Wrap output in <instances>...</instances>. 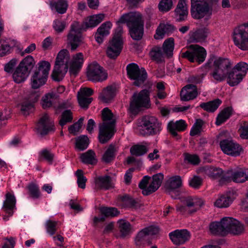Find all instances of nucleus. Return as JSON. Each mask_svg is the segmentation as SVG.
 <instances>
[{
  "instance_id": "obj_18",
  "label": "nucleus",
  "mask_w": 248,
  "mask_h": 248,
  "mask_svg": "<svg viewBox=\"0 0 248 248\" xmlns=\"http://www.w3.org/2000/svg\"><path fill=\"white\" fill-rule=\"evenodd\" d=\"M158 232L157 227L150 226L141 230L137 235L135 238V244L140 247H144L149 243L150 235L156 234Z\"/></svg>"
},
{
  "instance_id": "obj_56",
  "label": "nucleus",
  "mask_w": 248,
  "mask_h": 248,
  "mask_svg": "<svg viewBox=\"0 0 248 248\" xmlns=\"http://www.w3.org/2000/svg\"><path fill=\"white\" fill-rule=\"evenodd\" d=\"M68 54V51L66 49L61 50L58 54L56 59L55 64H68L66 57Z\"/></svg>"
},
{
  "instance_id": "obj_39",
  "label": "nucleus",
  "mask_w": 248,
  "mask_h": 248,
  "mask_svg": "<svg viewBox=\"0 0 248 248\" xmlns=\"http://www.w3.org/2000/svg\"><path fill=\"white\" fill-rule=\"evenodd\" d=\"M208 33L209 32L207 29H200L192 33L190 39L194 42H202L206 39Z\"/></svg>"
},
{
  "instance_id": "obj_45",
  "label": "nucleus",
  "mask_w": 248,
  "mask_h": 248,
  "mask_svg": "<svg viewBox=\"0 0 248 248\" xmlns=\"http://www.w3.org/2000/svg\"><path fill=\"white\" fill-rule=\"evenodd\" d=\"M143 25L135 26L129 27L131 37L135 40H139L141 39L143 34Z\"/></svg>"
},
{
  "instance_id": "obj_2",
  "label": "nucleus",
  "mask_w": 248,
  "mask_h": 248,
  "mask_svg": "<svg viewBox=\"0 0 248 248\" xmlns=\"http://www.w3.org/2000/svg\"><path fill=\"white\" fill-rule=\"evenodd\" d=\"M211 232L217 235L225 236L230 233L239 235L244 231L243 225L232 217H225L220 222H214L210 225Z\"/></svg>"
},
{
  "instance_id": "obj_25",
  "label": "nucleus",
  "mask_w": 248,
  "mask_h": 248,
  "mask_svg": "<svg viewBox=\"0 0 248 248\" xmlns=\"http://www.w3.org/2000/svg\"><path fill=\"white\" fill-rule=\"evenodd\" d=\"M198 95L197 89L195 85L188 84L183 88L181 91V99L184 101L193 100Z\"/></svg>"
},
{
  "instance_id": "obj_5",
  "label": "nucleus",
  "mask_w": 248,
  "mask_h": 248,
  "mask_svg": "<svg viewBox=\"0 0 248 248\" xmlns=\"http://www.w3.org/2000/svg\"><path fill=\"white\" fill-rule=\"evenodd\" d=\"M37 65L31 78V86L33 89H38L46 83L50 69V64L46 61L39 62Z\"/></svg>"
},
{
  "instance_id": "obj_17",
  "label": "nucleus",
  "mask_w": 248,
  "mask_h": 248,
  "mask_svg": "<svg viewBox=\"0 0 248 248\" xmlns=\"http://www.w3.org/2000/svg\"><path fill=\"white\" fill-rule=\"evenodd\" d=\"M117 22L126 23L128 28L144 24L142 15L136 11L130 12L123 15Z\"/></svg>"
},
{
  "instance_id": "obj_63",
  "label": "nucleus",
  "mask_w": 248,
  "mask_h": 248,
  "mask_svg": "<svg viewBox=\"0 0 248 248\" xmlns=\"http://www.w3.org/2000/svg\"><path fill=\"white\" fill-rule=\"evenodd\" d=\"M202 184V179L201 177L197 176H194L189 180V185L194 188H199Z\"/></svg>"
},
{
  "instance_id": "obj_62",
  "label": "nucleus",
  "mask_w": 248,
  "mask_h": 248,
  "mask_svg": "<svg viewBox=\"0 0 248 248\" xmlns=\"http://www.w3.org/2000/svg\"><path fill=\"white\" fill-rule=\"evenodd\" d=\"M53 27L56 32H62L65 28V23L64 21L56 19L53 21Z\"/></svg>"
},
{
  "instance_id": "obj_60",
  "label": "nucleus",
  "mask_w": 248,
  "mask_h": 248,
  "mask_svg": "<svg viewBox=\"0 0 248 248\" xmlns=\"http://www.w3.org/2000/svg\"><path fill=\"white\" fill-rule=\"evenodd\" d=\"M28 189L31 196L34 199H38L40 197L41 194L38 186L34 184H31L28 186Z\"/></svg>"
},
{
  "instance_id": "obj_61",
  "label": "nucleus",
  "mask_w": 248,
  "mask_h": 248,
  "mask_svg": "<svg viewBox=\"0 0 248 248\" xmlns=\"http://www.w3.org/2000/svg\"><path fill=\"white\" fill-rule=\"evenodd\" d=\"M78 99L80 106L82 108H87L93 100L92 98H89L81 95H78Z\"/></svg>"
},
{
  "instance_id": "obj_50",
  "label": "nucleus",
  "mask_w": 248,
  "mask_h": 248,
  "mask_svg": "<svg viewBox=\"0 0 248 248\" xmlns=\"http://www.w3.org/2000/svg\"><path fill=\"white\" fill-rule=\"evenodd\" d=\"M238 74H241L244 78L248 71V64L244 62H241L237 63L232 68Z\"/></svg>"
},
{
  "instance_id": "obj_32",
  "label": "nucleus",
  "mask_w": 248,
  "mask_h": 248,
  "mask_svg": "<svg viewBox=\"0 0 248 248\" xmlns=\"http://www.w3.org/2000/svg\"><path fill=\"white\" fill-rule=\"evenodd\" d=\"M29 73L30 72L27 69L18 65L13 73V79L15 82L20 83L25 81L29 76Z\"/></svg>"
},
{
  "instance_id": "obj_26",
  "label": "nucleus",
  "mask_w": 248,
  "mask_h": 248,
  "mask_svg": "<svg viewBox=\"0 0 248 248\" xmlns=\"http://www.w3.org/2000/svg\"><path fill=\"white\" fill-rule=\"evenodd\" d=\"M184 202L188 207V213L190 214L197 212L204 203L201 198L191 197L186 198Z\"/></svg>"
},
{
  "instance_id": "obj_15",
  "label": "nucleus",
  "mask_w": 248,
  "mask_h": 248,
  "mask_svg": "<svg viewBox=\"0 0 248 248\" xmlns=\"http://www.w3.org/2000/svg\"><path fill=\"white\" fill-rule=\"evenodd\" d=\"M55 130L54 124L47 114H44L40 119L37 126L36 130L38 134L41 136L46 135Z\"/></svg>"
},
{
  "instance_id": "obj_51",
  "label": "nucleus",
  "mask_w": 248,
  "mask_h": 248,
  "mask_svg": "<svg viewBox=\"0 0 248 248\" xmlns=\"http://www.w3.org/2000/svg\"><path fill=\"white\" fill-rule=\"evenodd\" d=\"M35 62L33 57L31 55H29L24 58L20 62L19 65L22 67H25L29 72H30Z\"/></svg>"
},
{
  "instance_id": "obj_8",
  "label": "nucleus",
  "mask_w": 248,
  "mask_h": 248,
  "mask_svg": "<svg viewBox=\"0 0 248 248\" xmlns=\"http://www.w3.org/2000/svg\"><path fill=\"white\" fill-rule=\"evenodd\" d=\"M123 32L122 27H118L115 31L112 40L109 42L107 50V54L111 59H115L121 52L123 43L122 37Z\"/></svg>"
},
{
  "instance_id": "obj_64",
  "label": "nucleus",
  "mask_w": 248,
  "mask_h": 248,
  "mask_svg": "<svg viewBox=\"0 0 248 248\" xmlns=\"http://www.w3.org/2000/svg\"><path fill=\"white\" fill-rule=\"evenodd\" d=\"M185 159L188 162L195 165H198L200 162L199 156L196 155L186 154L185 155Z\"/></svg>"
},
{
  "instance_id": "obj_37",
  "label": "nucleus",
  "mask_w": 248,
  "mask_h": 248,
  "mask_svg": "<svg viewBox=\"0 0 248 248\" xmlns=\"http://www.w3.org/2000/svg\"><path fill=\"white\" fill-rule=\"evenodd\" d=\"M80 158L81 161L86 164L94 165L97 162L96 154L92 150H89L86 152L81 154Z\"/></svg>"
},
{
  "instance_id": "obj_44",
  "label": "nucleus",
  "mask_w": 248,
  "mask_h": 248,
  "mask_svg": "<svg viewBox=\"0 0 248 248\" xmlns=\"http://www.w3.org/2000/svg\"><path fill=\"white\" fill-rule=\"evenodd\" d=\"M150 55L152 59L157 62H163L164 55H165L162 47L159 46L153 47L150 52Z\"/></svg>"
},
{
  "instance_id": "obj_35",
  "label": "nucleus",
  "mask_w": 248,
  "mask_h": 248,
  "mask_svg": "<svg viewBox=\"0 0 248 248\" xmlns=\"http://www.w3.org/2000/svg\"><path fill=\"white\" fill-rule=\"evenodd\" d=\"M50 5L59 14H63L66 12L68 4L67 0H50Z\"/></svg>"
},
{
  "instance_id": "obj_29",
  "label": "nucleus",
  "mask_w": 248,
  "mask_h": 248,
  "mask_svg": "<svg viewBox=\"0 0 248 248\" xmlns=\"http://www.w3.org/2000/svg\"><path fill=\"white\" fill-rule=\"evenodd\" d=\"M68 64H55L51 77L53 80L57 81L62 80L68 70Z\"/></svg>"
},
{
  "instance_id": "obj_4",
  "label": "nucleus",
  "mask_w": 248,
  "mask_h": 248,
  "mask_svg": "<svg viewBox=\"0 0 248 248\" xmlns=\"http://www.w3.org/2000/svg\"><path fill=\"white\" fill-rule=\"evenodd\" d=\"M137 130L139 134L143 136H155L162 131V124L155 116H145L139 121Z\"/></svg>"
},
{
  "instance_id": "obj_49",
  "label": "nucleus",
  "mask_w": 248,
  "mask_h": 248,
  "mask_svg": "<svg viewBox=\"0 0 248 248\" xmlns=\"http://www.w3.org/2000/svg\"><path fill=\"white\" fill-rule=\"evenodd\" d=\"M148 149L145 145H136L130 148V153L136 156H140L146 154Z\"/></svg>"
},
{
  "instance_id": "obj_23",
  "label": "nucleus",
  "mask_w": 248,
  "mask_h": 248,
  "mask_svg": "<svg viewBox=\"0 0 248 248\" xmlns=\"http://www.w3.org/2000/svg\"><path fill=\"white\" fill-rule=\"evenodd\" d=\"M170 239L176 245L184 244L190 238V233L186 230H176L169 233Z\"/></svg>"
},
{
  "instance_id": "obj_55",
  "label": "nucleus",
  "mask_w": 248,
  "mask_h": 248,
  "mask_svg": "<svg viewBox=\"0 0 248 248\" xmlns=\"http://www.w3.org/2000/svg\"><path fill=\"white\" fill-rule=\"evenodd\" d=\"M100 212L106 217H115L119 213L117 209L114 207H102L100 209Z\"/></svg>"
},
{
  "instance_id": "obj_22",
  "label": "nucleus",
  "mask_w": 248,
  "mask_h": 248,
  "mask_svg": "<svg viewBox=\"0 0 248 248\" xmlns=\"http://www.w3.org/2000/svg\"><path fill=\"white\" fill-rule=\"evenodd\" d=\"M83 62L84 57L82 53L79 52L73 56L71 61L69 63V72L71 76H77L82 66Z\"/></svg>"
},
{
  "instance_id": "obj_40",
  "label": "nucleus",
  "mask_w": 248,
  "mask_h": 248,
  "mask_svg": "<svg viewBox=\"0 0 248 248\" xmlns=\"http://www.w3.org/2000/svg\"><path fill=\"white\" fill-rule=\"evenodd\" d=\"M104 18L103 14H98L90 16L85 22V30L88 28H93L99 24Z\"/></svg>"
},
{
  "instance_id": "obj_9",
  "label": "nucleus",
  "mask_w": 248,
  "mask_h": 248,
  "mask_svg": "<svg viewBox=\"0 0 248 248\" xmlns=\"http://www.w3.org/2000/svg\"><path fill=\"white\" fill-rule=\"evenodd\" d=\"M205 49L197 45H190L187 50L181 52L180 56L184 59L188 60L191 62H197L198 63L203 62L206 58Z\"/></svg>"
},
{
  "instance_id": "obj_48",
  "label": "nucleus",
  "mask_w": 248,
  "mask_h": 248,
  "mask_svg": "<svg viewBox=\"0 0 248 248\" xmlns=\"http://www.w3.org/2000/svg\"><path fill=\"white\" fill-rule=\"evenodd\" d=\"M89 145V139L87 136L82 135L76 140V146L79 151H83L87 148Z\"/></svg>"
},
{
  "instance_id": "obj_54",
  "label": "nucleus",
  "mask_w": 248,
  "mask_h": 248,
  "mask_svg": "<svg viewBox=\"0 0 248 248\" xmlns=\"http://www.w3.org/2000/svg\"><path fill=\"white\" fill-rule=\"evenodd\" d=\"M33 107V102L29 100H24L20 105V110L25 115H28L29 111Z\"/></svg>"
},
{
  "instance_id": "obj_52",
  "label": "nucleus",
  "mask_w": 248,
  "mask_h": 248,
  "mask_svg": "<svg viewBox=\"0 0 248 248\" xmlns=\"http://www.w3.org/2000/svg\"><path fill=\"white\" fill-rule=\"evenodd\" d=\"M203 124L204 122L202 119H197L191 129L190 135L194 136L200 134L202 131Z\"/></svg>"
},
{
  "instance_id": "obj_57",
  "label": "nucleus",
  "mask_w": 248,
  "mask_h": 248,
  "mask_svg": "<svg viewBox=\"0 0 248 248\" xmlns=\"http://www.w3.org/2000/svg\"><path fill=\"white\" fill-rule=\"evenodd\" d=\"M158 9L162 12L170 11L172 7V0H161L158 4Z\"/></svg>"
},
{
  "instance_id": "obj_20",
  "label": "nucleus",
  "mask_w": 248,
  "mask_h": 248,
  "mask_svg": "<svg viewBox=\"0 0 248 248\" xmlns=\"http://www.w3.org/2000/svg\"><path fill=\"white\" fill-rule=\"evenodd\" d=\"M220 146L225 154L232 156L239 155L241 150L238 144L229 139L221 140L220 142Z\"/></svg>"
},
{
  "instance_id": "obj_14",
  "label": "nucleus",
  "mask_w": 248,
  "mask_h": 248,
  "mask_svg": "<svg viewBox=\"0 0 248 248\" xmlns=\"http://www.w3.org/2000/svg\"><path fill=\"white\" fill-rule=\"evenodd\" d=\"M224 178L226 181L243 183L248 181V171L246 168L231 169L226 171Z\"/></svg>"
},
{
  "instance_id": "obj_31",
  "label": "nucleus",
  "mask_w": 248,
  "mask_h": 248,
  "mask_svg": "<svg viewBox=\"0 0 248 248\" xmlns=\"http://www.w3.org/2000/svg\"><path fill=\"white\" fill-rule=\"evenodd\" d=\"M176 20L182 21L185 20L188 14L186 0H179L175 10Z\"/></svg>"
},
{
  "instance_id": "obj_19",
  "label": "nucleus",
  "mask_w": 248,
  "mask_h": 248,
  "mask_svg": "<svg viewBox=\"0 0 248 248\" xmlns=\"http://www.w3.org/2000/svg\"><path fill=\"white\" fill-rule=\"evenodd\" d=\"M199 173L206 175L213 179H220L221 182L226 181L224 176L226 172L218 167L212 166H205L201 167L199 170Z\"/></svg>"
},
{
  "instance_id": "obj_12",
  "label": "nucleus",
  "mask_w": 248,
  "mask_h": 248,
  "mask_svg": "<svg viewBox=\"0 0 248 248\" xmlns=\"http://www.w3.org/2000/svg\"><path fill=\"white\" fill-rule=\"evenodd\" d=\"M86 76L89 80L95 82H102L108 78L106 71L95 62L88 65Z\"/></svg>"
},
{
  "instance_id": "obj_41",
  "label": "nucleus",
  "mask_w": 248,
  "mask_h": 248,
  "mask_svg": "<svg viewBox=\"0 0 248 248\" xmlns=\"http://www.w3.org/2000/svg\"><path fill=\"white\" fill-rule=\"evenodd\" d=\"M232 107H227L223 109L217 115L216 124L220 125L228 120L232 114Z\"/></svg>"
},
{
  "instance_id": "obj_13",
  "label": "nucleus",
  "mask_w": 248,
  "mask_h": 248,
  "mask_svg": "<svg viewBox=\"0 0 248 248\" xmlns=\"http://www.w3.org/2000/svg\"><path fill=\"white\" fill-rule=\"evenodd\" d=\"M149 93L147 90H143L139 93H135L130 103V109L132 112H136L140 108H147L149 102Z\"/></svg>"
},
{
  "instance_id": "obj_33",
  "label": "nucleus",
  "mask_w": 248,
  "mask_h": 248,
  "mask_svg": "<svg viewBox=\"0 0 248 248\" xmlns=\"http://www.w3.org/2000/svg\"><path fill=\"white\" fill-rule=\"evenodd\" d=\"M174 31V27L168 24H160L156 30L154 38L155 39H162L166 34L169 35Z\"/></svg>"
},
{
  "instance_id": "obj_3",
  "label": "nucleus",
  "mask_w": 248,
  "mask_h": 248,
  "mask_svg": "<svg viewBox=\"0 0 248 248\" xmlns=\"http://www.w3.org/2000/svg\"><path fill=\"white\" fill-rule=\"evenodd\" d=\"M102 118L103 123L99 126L98 137L100 142L104 144L108 141L113 135L116 118L108 108L102 110Z\"/></svg>"
},
{
  "instance_id": "obj_58",
  "label": "nucleus",
  "mask_w": 248,
  "mask_h": 248,
  "mask_svg": "<svg viewBox=\"0 0 248 248\" xmlns=\"http://www.w3.org/2000/svg\"><path fill=\"white\" fill-rule=\"evenodd\" d=\"M76 175L77 177L78 186L81 188L84 189L86 186L87 179L84 176L83 171L81 170H78L76 172Z\"/></svg>"
},
{
  "instance_id": "obj_38",
  "label": "nucleus",
  "mask_w": 248,
  "mask_h": 248,
  "mask_svg": "<svg viewBox=\"0 0 248 248\" xmlns=\"http://www.w3.org/2000/svg\"><path fill=\"white\" fill-rule=\"evenodd\" d=\"M115 89L112 86H108L104 89L100 93L99 98L105 103H108L111 100L115 95Z\"/></svg>"
},
{
  "instance_id": "obj_47",
  "label": "nucleus",
  "mask_w": 248,
  "mask_h": 248,
  "mask_svg": "<svg viewBox=\"0 0 248 248\" xmlns=\"http://www.w3.org/2000/svg\"><path fill=\"white\" fill-rule=\"evenodd\" d=\"M174 46V39L172 38H170L164 42L162 49L165 55L168 57L169 58L172 56Z\"/></svg>"
},
{
  "instance_id": "obj_1",
  "label": "nucleus",
  "mask_w": 248,
  "mask_h": 248,
  "mask_svg": "<svg viewBox=\"0 0 248 248\" xmlns=\"http://www.w3.org/2000/svg\"><path fill=\"white\" fill-rule=\"evenodd\" d=\"M208 63L211 65L213 69L210 75L217 82L226 79L227 83L232 87L237 85L243 78L241 74L232 69V63L228 58L213 56Z\"/></svg>"
},
{
  "instance_id": "obj_42",
  "label": "nucleus",
  "mask_w": 248,
  "mask_h": 248,
  "mask_svg": "<svg viewBox=\"0 0 248 248\" xmlns=\"http://www.w3.org/2000/svg\"><path fill=\"white\" fill-rule=\"evenodd\" d=\"M58 97V95L53 92L46 94L42 99L43 108L46 109L51 107Z\"/></svg>"
},
{
  "instance_id": "obj_53",
  "label": "nucleus",
  "mask_w": 248,
  "mask_h": 248,
  "mask_svg": "<svg viewBox=\"0 0 248 248\" xmlns=\"http://www.w3.org/2000/svg\"><path fill=\"white\" fill-rule=\"evenodd\" d=\"M72 120L73 116L71 111L70 110H66L62 112L59 123L61 126H63L67 123L71 122Z\"/></svg>"
},
{
  "instance_id": "obj_43",
  "label": "nucleus",
  "mask_w": 248,
  "mask_h": 248,
  "mask_svg": "<svg viewBox=\"0 0 248 248\" xmlns=\"http://www.w3.org/2000/svg\"><path fill=\"white\" fill-rule=\"evenodd\" d=\"M221 102L219 99H216L206 103H202L200 107L206 111L213 112L218 108Z\"/></svg>"
},
{
  "instance_id": "obj_24",
  "label": "nucleus",
  "mask_w": 248,
  "mask_h": 248,
  "mask_svg": "<svg viewBox=\"0 0 248 248\" xmlns=\"http://www.w3.org/2000/svg\"><path fill=\"white\" fill-rule=\"evenodd\" d=\"M186 127L187 124L183 120L176 121L175 122L170 121L167 125L168 130L176 140L181 139V136L178 134L177 131H183Z\"/></svg>"
},
{
  "instance_id": "obj_27",
  "label": "nucleus",
  "mask_w": 248,
  "mask_h": 248,
  "mask_svg": "<svg viewBox=\"0 0 248 248\" xmlns=\"http://www.w3.org/2000/svg\"><path fill=\"white\" fill-rule=\"evenodd\" d=\"M94 182L95 187L98 189L108 190L114 187L112 178L107 175L96 177Z\"/></svg>"
},
{
  "instance_id": "obj_36",
  "label": "nucleus",
  "mask_w": 248,
  "mask_h": 248,
  "mask_svg": "<svg viewBox=\"0 0 248 248\" xmlns=\"http://www.w3.org/2000/svg\"><path fill=\"white\" fill-rule=\"evenodd\" d=\"M117 223L121 237H124L132 232V226L128 221L125 220L120 219Z\"/></svg>"
},
{
  "instance_id": "obj_7",
  "label": "nucleus",
  "mask_w": 248,
  "mask_h": 248,
  "mask_svg": "<svg viewBox=\"0 0 248 248\" xmlns=\"http://www.w3.org/2000/svg\"><path fill=\"white\" fill-rule=\"evenodd\" d=\"M84 30V25L78 22H74L71 24L70 30L67 35V43L70 45L72 51H75L83 43L81 32Z\"/></svg>"
},
{
  "instance_id": "obj_11",
  "label": "nucleus",
  "mask_w": 248,
  "mask_h": 248,
  "mask_svg": "<svg viewBox=\"0 0 248 248\" xmlns=\"http://www.w3.org/2000/svg\"><path fill=\"white\" fill-rule=\"evenodd\" d=\"M127 74L128 78L134 80L133 84L140 86L144 83L147 78V73L144 68H140L135 63L128 64L126 66Z\"/></svg>"
},
{
  "instance_id": "obj_6",
  "label": "nucleus",
  "mask_w": 248,
  "mask_h": 248,
  "mask_svg": "<svg viewBox=\"0 0 248 248\" xmlns=\"http://www.w3.org/2000/svg\"><path fill=\"white\" fill-rule=\"evenodd\" d=\"M164 175L162 173L154 175L152 179L146 175L140 181L139 186L142 190V193L144 195H148L155 192L161 186Z\"/></svg>"
},
{
  "instance_id": "obj_28",
  "label": "nucleus",
  "mask_w": 248,
  "mask_h": 248,
  "mask_svg": "<svg viewBox=\"0 0 248 248\" xmlns=\"http://www.w3.org/2000/svg\"><path fill=\"white\" fill-rule=\"evenodd\" d=\"M16 199L13 194L8 192L5 194V200L4 201L2 209L10 216L14 213V210L16 209Z\"/></svg>"
},
{
  "instance_id": "obj_59",
  "label": "nucleus",
  "mask_w": 248,
  "mask_h": 248,
  "mask_svg": "<svg viewBox=\"0 0 248 248\" xmlns=\"http://www.w3.org/2000/svg\"><path fill=\"white\" fill-rule=\"evenodd\" d=\"M57 222L56 221H52L51 220H47L45 225L47 232L50 235L54 234L57 230Z\"/></svg>"
},
{
  "instance_id": "obj_21",
  "label": "nucleus",
  "mask_w": 248,
  "mask_h": 248,
  "mask_svg": "<svg viewBox=\"0 0 248 248\" xmlns=\"http://www.w3.org/2000/svg\"><path fill=\"white\" fill-rule=\"evenodd\" d=\"M182 184V182L180 176L176 175L170 178L165 184L167 192L172 198L176 199L179 195V193L175 190L179 188Z\"/></svg>"
},
{
  "instance_id": "obj_46",
  "label": "nucleus",
  "mask_w": 248,
  "mask_h": 248,
  "mask_svg": "<svg viewBox=\"0 0 248 248\" xmlns=\"http://www.w3.org/2000/svg\"><path fill=\"white\" fill-rule=\"evenodd\" d=\"M118 151V147L116 145L110 144L103 156V160L106 163H108L112 160Z\"/></svg>"
},
{
  "instance_id": "obj_16",
  "label": "nucleus",
  "mask_w": 248,
  "mask_h": 248,
  "mask_svg": "<svg viewBox=\"0 0 248 248\" xmlns=\"http://www.w3.org/2000/svg\"><path fill=\"white\" fill-rule=\"evenodd\" d=\"M209 12V5L205 0H191V13L195 19H200Z\"/></svg>"
},
{
  "instance_id": "obj_34",
  "label": "nucleus",
  "mask_w": 248,
  "mask_h": 248,
  "mask_svg": "<svg viewBox=\"0 0 248 248\" xmlns=\"http://www.w3.org/2000/svg\"><path fill=\"white\" fill-rule=\"evenodd\" d=\"M233 199L232 192H229L217 199L214 204L219 208L227 207L232 203Z\"/></svg>"
},
{
  "instance_id": "obj_30",
  "label": "nucleus",
  "mask_w": 248,
  "mask_h": 248,
  "mask_svg": "<svg viewBox=\"0 0 248 248\" xmlns=\"http://www.w3.org/2000/svg\"><path fill=\"white\" fill-rule=\"evenodd\" d=\"M112 24L110 22H106L103 23L97 29L95 35V40L99 44L103 41L104 37L109 34V30Z\"/></svg>"
},
{
  "instance_id": "obj_10",
  "label": "nucleus",
  "mask_w": 248,
  "mask_h": 248,
  "mask_svg": "<svg viewBox=\"0 0 248 248\" xmlns=\"http://www.w3.org/2000/svg\"><path fill=\"white\" fill-rule=\"evenodd\" d=\"M233 39L235 45L239 48L242 50L248 49V22L234 29Z\"/></svg>"
}]
</instances>
